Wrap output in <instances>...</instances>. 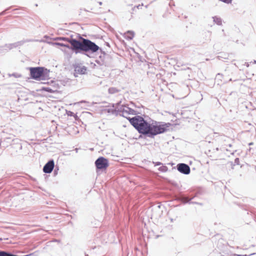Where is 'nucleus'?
<instances>
[{"label":"nucleus","mask_w":256,"mask_h":256,"mask_svg":"<svg viewBox=\"0 0 256 256\" xmlns=\"http://www.w3.org/2000/svg\"><path fill=\"white\" fill-rule=\"evenodd\" d=\"M134 116L126 118L130 124L140 134L139 138L148 137L154 138L155 136L163 134L168 130L170 123L157 122L152 120L148 116Z\"/></svg>","instance_id":"f257e3e1"},{"label":"nucleus","mask_w":256,"mask_h":256,"mask_svg":"<svg viewBox=\"0 0 256 256\" xmlns=\"http://www.w3.org/2000/svg\"><path fill=\"white\" fill-rule=\"evenodd\" d=\"M71 50L76 54H82L90 58V54L98 50V46L88 38H85L79 34L70 35Z\"/></svg>","instance_id":"f03ea898"},{"label":"nucleus","mask_w":256,"mask_h":256,"mask_svg":"<svg viewBox=\"0 0 256 256\" xmlns=\"http://www.w3.org/2000/svg\"><path fill=\"white\" fill-rule=\"evenodd\" d=\"M30 78L36 80H45L49 77L50 70L44 66L28 67Z\"/></svg>","instance_id":"7ed1b4c3"},{"label":"nucleus","mask_w":256,"mask_h":256,"mask_svg":"<svg viewBox=\"0 0 256 256\" xmlns=\"http://www.w3.org/2000/svg\"><path fill=\"white\" fill-rule=\"evenodd\" d=\"M198 193H195L192 194H184L182 192L178 194L176 196V199L181 202L184 204H197L200 205H202V203L192 202V200H193L195 197L197 196Z\"/></svg>","instance_id":"20e7f679"},{"label":"nucleus","mask_w":256,"mask_h":256,"mask_svg":"<svg viewBox=\"0 0 256 256\" xmlns=\"http://www.w3.org/2000/svg\"><path fill=\"white\" fill-rule=\"evenodd\" d=\"M96 172L98 173L100 172H102L106 170L109 166V162L108 158L104 156L98 157L95 161Z\"/></svg>","instance_id":"39448f33"},{"label":"nucleus","mask_w":256,"mask_h":256,"mask_svg":"<svg viewBox=\"0 0 256 256\" xmlns=\"http://www.w3.org/2000/svg\"><path fill=\"white\" fill-rule=\"evenodd\" d=\"M74 68L75 72L74 76L76 78L78 76V74H87L88 68L86 66H81L80 64H74Z\"/></svg>","instance_id":"423d86ee"},{"label":"nucleus","mask_w":256,"mask_h":256,"mask_svg":"<svg viewBox=\"0 0 256 256\" xmlns=\"http://www.w3.org/2000/svg\"><path fill=\"white\" fill-rule=\"evenodd\" d=\"M176 168L180 172L184 174H188L190 172V166L184 163L178 164Z\"/></svg>","instance_id":"0eeeda50"},{"label":"nucleus","mask_w":256,"mask_h":256,"mask_svg":"<svg viewBox=\"0 0 256 256\" xmlns=\"http://www.w3.org/2000/svg\"><path fill=\"white\" fill-rule=\"evenodd\" d=\"M54 168V162L53 159H50L44 166L42 170L46 174H50Z\"/></svg>","instance_id":"6e6552de"},{"label":"nucleus","mask_w":256,"mask_h":256,"mask_svg":"<svg viewBox=\"0 0 256 256\" xmlns=\"http://www.w3.org/2000/svg\"><path fill=\"white\" fill-rule=\"evenodd\" d=\"M126 106L122 104L116 108V116L119 115L126 118H128L129 116H126Z\"/></svg>","instance_id":"1a4fd4ad"},{"label":"nucleus","mask_w":256,"mask_h":256,"mask_svg":"<svg viewBox=\"0 0 256 256\" xmlns=\"http://www.w3.org/2000/svg\"><path fill=\"white\" fill-rule=\"evenodd\" d=\"M47 84L50 85L53 90H56V92H58L60 88L58 80H51L50 82H48Z\"/></svg>","instance_id":"9d476101"},{"label":"nucleus","mask_w":256,"mask_h":256,"mask_svg":"<svg viewBox=\"0 0 256 256\" xmlns=\"http://www.w3.org/2000/svg\"><path fill=\"white\" fill-rule=\"evenodd\" d=\"M126 108V116H128L129 114H132L135 116H138V114H140V113L137 110H136L130 108H129L127 106Z\"/></svg>","instance_id":"9b49d317"},{"label":"nucleus","mask_w":256,"mask_h":256,"mask_svg":"<svg viewBox=\"0 0 256 256\" xmlns=\"http://www.w3.org/2000/svg\"><path fill=\"white\" fill-rule=\"evenodd\" d=\"M134 36V32L132 30H128L124 34V38L127 40H132Z\"/></svg>","instance_id":"f8f14e48"},{"label":"nucleus","mask_w":256,"mask_h":256,"mask_svg":"<svg viewBox=\"0 0 256 256\" xmlns=\"http://www.w3.org/2000/svg\"><path fill=\"white\" fill-rule=\"evenodd\" d=\"M54 40H60V41H64L66 42H68L70 43V42L71 40V37L68 38V37H64V36H58L54 38Z\"/></svg>","instance_id":"ddd939ff"},{"label":"nucleus","mask_w":256,"mask_h":256,"mask_svg":"<svg viewBox=\"0 0 256 256\" xmlns=\"http://www.w3.org/2000/svg\"><path fill=\"white\" fill-rule=\"evenodd\" d=\"M40 90L49 93H54L56 92V90L52 89V88L50 86H42V87Z\"/></svg>","instance_id":"4468645a"},{"label":"nucleus","mask_w":256,"mask_h":256,"mask_svg":"<svg viewBox=\"0 0 256 256\" xmlns=\"http://www.w3.org/2000/svg\"><path fill=\"white\" fill-rule=\"evenodd\" d=\"M52 44L54 46H60L62 47L66 48L70 50H71V45H69L68 44H66L62 42H52Z\"/></svg>","instance_id":"2eb2a0df"},{"label":"nucleus","mask_w":256,"mask_h":256,"mask_svg":"<svg viewBox=\"0 0 256 256\" xmlns=\"http://www.w3.org/2000/svg\"><path fill=\"white\" fill-rule=\"evenodd\" d=\"M114 104H112V108H108L105 110L106 112L108 114H112L116 116V108H114Z\"/></svg>","instance_id":"dca6fc26"},{"label":"nucleus","mask_w":256,"mask_h":256,"mask_svg":"<svg viewBox=\"0 0 256 256\" xmlns=\"http://www.w3.org/2000/svg\"><path fill=\"white\" fill-rule=\"evenodd\" d=\"M5 46L6 47L8 52L14 48L18 47L16 42L12 44H5Z\"/></svg>","instance_id":"f3484780"},{"label":"nucleus","mask_w":256,"mask_h":256,"mask_svg":"<svg viewBox=\"0 0 256 256\" xmlns=\"http://www.w3.org/2000/svg\"><path fill=\"white\" fill-rule=\"evenodd\" d=\"M213 21L216 23L218 25L220 26L222 24V18L217 16H214L212 17Z\"/></svg>","instance_id":"a211bd4d"},{"label":"nucleus","mask_w":256,"mask_h":256,"mask_svg":"<svg viewBox=\"0 0 256 256\" xmlns=\"http://www.w3.org/2000/svg\"><path fill=\"white\" fill-rule=\"evenodd\" d=\"M120 92V90L114 87H110L108 90V92L110 94H114Z\"/></svg>","instance_id":"6ab92c4d"},{"label":"nucleus","mask_w":256,"mask_h":256,"mask_svg":"<svg viewBox=\"0 0 256 256\" xmlns=\"http://www.w3.org/2000/svg\"><path fill=\"white\" fill-rule=\"evenodd\" d=\"M0 256H14V254L9 252L0 250Z\"/></svg>","instance_id":"aec40b11"},{"label":"nucleus","mask_w":256,"mask_h":256,"mask_svg":"<svg viewBox=\"0 0 256 256\" xmlns=\"http://www.w3.org/2000/svg\"><path fill=\"white\" fill-rule=\"evenodd\" d=\"M7 48L5 46V44L3 46H0V54L2 55L8 52Z\"/></svg>","instance_id":"412c9836"},{"label":"nucleus","mask_w":256,"mask_h":256,"mask_svg":"<svg viewBox=\"0 0 256 256\" xmlns=\"http://www.w3.org/2000/svg\"><path fill=\"white\" fill-rule=\"evenodd\" d=\"M66 114H67L68 116H69L74 117L76 120L78 118V117L76 115V114H74V112H72V111H70V110L67 111Z\"/></svg>","instance_id":"4be33fe9"},{"label":"nucleus","mask_w":256,"mask_h":256,"mask_svg":"<svg viewBox=\"0 0 256 256\" xmlns=\"http://www.w3.org/2000/svg\"><path fill=\"white\" fill-rule=\"evenodd\" d=\"M230 56L229 54H225V53H222L220 56H218V57L219 60H220L221 58H224V59H228V57Z\"/></svg>","instance_id":"5701e85b"},{"label":"nucleus","mask_w":256,"mask_h":256,"mask_svg":"<svg viewBox=\"0 0 256 256\" xmlns=\"http://www.w3.org/2000/svg\"><path fill=\"white\" fill-rule=\"evenodd\" d=\"M158 170L162 172H166L168 170V168L162 164V166L158 168Z\"/></svg>","instance_id":"b1692460"},{"label":"nucleus","mask_w":256,"mask_h":256,"mask_svg":"<svg viewBox=\"0 0 256 256\" xmlns=\"http://www.w3.org/2000/svg\"><path fill=\"white\" fill-rule=\"evenodd\" d=\"M30 40H20L16 42L18 47L19 46H21L23 45L26 42H30Z\"/></svg>","instance_id":"393cba45"},{"label":"nucleus","mask_w":256,"mask_h":256,"mask_svg":"<svg viewBox=\"0 0 256 256\" xmlns=\"http://www.w3.org/2000/svg\"><path fill=\"white\" fill-rule=\"evenodd\" d=\"M9 76H12L16 78H20L22 77V75L20 74L16 73V72H14L12 74H9Z\"/></svg>","instance_id":"a878e982"},{"label":"nucleus","mask_w":256,"mask_h":256,"mask_svg":"<svg viewBox=\"0 0 256 256\" xmlns=\"http://www.w3.org/2000/svg\"><path fill=\"white\" fill-rule=\"evenodd\" d=\"M223 78V75L222 74L218 73L216 74V80H220L222 81V79Z\"/></svg>","instance_id":"bb28decb"},{"label":"nucleus","mask_w":256,"mask_h":256,"mask_svg":"<svg viewBox=\"0 0 256 256\" xmlns=\"http://www.w3.org/2000/svg\"><path fill=\"white\" fill-rule=\"evenodd\" d=\"M54 176H56L58 174V171L59 170V166L57 165L55 166L54 165Z\"/></svg>","instance_id":"cd10ccee"},{"label":"nucleus","mask_w":256,"mask_h":256,"mask_svg":"<svg viewBox=\"0 0 256 256\" xmlns=\"http://www.w3.org/2000/svg\"><path fill=\"white\" fill-rule=\"evenodd\" d=\"M96 62L100 66H103L104 64V60H96Z\"/></svg>","instance_id":"c85d7f7f"},{"label":"nucleus","mask_w":256,"mask_h":256,"mask_svg":"<svg viewBox=\"0 0 256 256\" xmlns=\"http://www.w3.org/2000/svg\"><path fill=\"white\" fill-rule=\"evenodd\" d=\"M58 82H59V84H60V86L61 84L65 86L66 84V82H68V80H58Z\"/></svg>","instance_id":"c756f323"},{"label":"nucleus","mask_w":256,"mask_h":256,"mask_svg":"<svg viewBox=\"0 0 256 256\" xmlns=\"http://www.w3.org/2000/svg\"><path fill=\"white\" fill-rule=\"evenodd\" d=\"M98 50H100V52L101 54L106 56V54L105 51H104L101 48L98 46Z\"/></svg>","instance_id":"7c9ffc66"},{"label":"nucleus","mask_w":256,"mask_h":256,"mask_svg":"<svg viewBox=\"0 0 256 256\" xmlns=\"http://www.w3.org/2000/svg\"><path fill=\"white\" fill-rule=\"evenodd\" d=\"M219 1L222 2L224 3L229 4L232 2V0H218Z\"/></svg>","instance_id":"2f4dec72"},{"label":"nucleus","mask_w":256,"mask_h":256,"mask_svg":"<svg viewBox=\"0 0 256 256\" xmlns=\"http://www.w3.org/2000/svg\"><path fill=\"white\" fill-rule=\"evenodd\" d=\"M239 165L240 164V159L238 158H236L234 159V165Z\"/></svg>","instance_id":"473e14b6"},{"label":"nucleus","mask_w":256,"mask_h":256,"mask_svg":"<svg viewBox=\"0 0 256 256\" xmlns=\"http://www.w3.org/2000/svg\"><path fill=\"white\" fill-rule=\"evenodd\" d=\"M152 162L154 164V166H160V165L162 164L160 162Z\"/></svg>","instance_id":"72a5a7b5"},{"label":"nucleus","mask_w":256,"mask_h":256,"mask_svg":"<svg viewBox=\"0 0 256 256\" xmlns=\"http://www.w3.org/2000/svg\"><path fill=\"white\" fill-rule=\"evenodd\" d=\"M82 103H86L88 104V106H90V102H88L86 101V100H81L80 102H78V104H82Z\"/></svg>","instance_id":"f704fd0d"},{"label":"nucleus","mask_w":256,"mask_h":256,"mask_svg":"<svg viewBox=\"0 0 256 256\" xmlns=\"http://www.w3.org/2000/svg\"><path fill=\"white\" fill-rule=\"evenodd\" d=\"M6 10H4V11L2 12H0V16H3V15H4L6 14Z\"/></svg>","instance_id":"c9c22d12"},{"label":"nucleus","mask_w":256,"mask_h":256,"mask_svg":"<svg viewBox=\"0 0 256 256\" xmlns=\"http://www.w3.org/2000/svg\"><path fill=\"white\" fill-rule=\"evenodd\" d=\"M105 56L101 54L99 58L100 59V60H104Z\"/></svg>","instance_id":"e433bc0d"},{"label":"nucleus","mask_w":256,"mask_h":256,"mask_svg":"<svg viewBox=\"0 0 256 256\" xmlns=\"http://www.w3.org/2000/svg\"><path fill=\"white\" fill-rule=\"evenodd\" d=\"M169 6H174V2L172 1H170L169 3Z\"/></svg>","instance_id":"4c0bfd02"},{"label":"nucleus","mask_w":256,"mask_h":256,"mask_svg":"<svg viewBox=\"0 0 256 256\" xmlns=\"http://www.w3.org/2000/svg\"><path fill=\"white\" fill-rule=\"evenodd\" d=\"M104 44L108 48H110V44L108 42H105Z\"/></svg>","instance_id":"58836bf2"},{"label":"nucleus","mask_w":256,"mask_h":256,"mask_svg":"<svg viewBox=\"0 0 256 256\" xmlns=\"http://www.w3.org/2000/svg\"><path fill=\"white\" fill-rule=\"evenodd\" d=\"M12 6H10L8 8H6L4 10H6V12H8V11L11 8Z\"/></svg>","instance_id":"ea45409f"},{"label":"nucleus","mask_w":256,"mask_h":256,"mask_svg":"<svg viewBox=\"0 0 256 256\" xmlns=\"http://www.w3.org/2000/svg\"><path fill=\"white\" fill-rule=\"evenodd\" d=\"M98 3L100 6H102V2H98Z\"/></svg>","instance_id":"a19ab883"},{"label":"nucleus","mask_w":256,"mask_h":256,"mask_svg":"<svg viewBox=\"0 0 256 256\" xmlns=\"http://www.w3.org/2000/svg\"><path fill=\"white\" fill-rule=\"evenodd\" d=\"M140 6H141L140 4H139L138 6H136V8H139L140 7Z\"/></svg>","instance_id":"79ce46f5"},{"label":"nucleus","mask_w":256,"mask_h":256,"mask_svg":"<svg viewBox=\"0 0 256 256\" xmlns=\"http://www.w3.org/2000/svg\"><path fill=\"white\" fill-rule=\"evenodd\" d=\"M249 144L250 146L252 145V144H253V142H250V143H249V144Z\"/></svg>","instance_id":"37998d69"},{"label":"nucleus","mask_w":256,"mask_h":256,"mask_svg":"<svg viewBox=\"0 0 256 256\" xmlns=\"http://www.w3.org/2000/svg\"><path fill=\"white\" fill-rule=\"evenodd\" d=\"M28 255H25V256H18V255H16L14 254V256H28Z\"/></svg>","instance_id":"c03bdc74"},{"label":"nucleus","mask_w":256,"mask_h":256,"mask_svg":"<svg viewBox=\"0 0 256 256\" xmlns=\"http://www.w3.org/2000/svg\"><path fill=\"white\" fill-rule=\"evenodd\" d=\"M3 240V238H0V241H2Z\"/></svg>","instance_id":"a18cd8bd"},{"label":"nucleus","mask_w":256,"mask_h":256,"mask_svg":"<svg viewBox=\"0 0 256 256\" xmlns=\"http://www.w3.org/2000/svg\"><path fill=\"white\" fill-rule=\"evenodd\" d=\"M6 140H10V138H6Z\"/></svg>","instance_id":"49530a36"},{"label":"nucleus","mask_w":256,"mask_h":256,"mask_svg":"<svg viewBox=\"0 0 256 256\" xmlns=\"http://www.w3.org/2000/svg\"><path fill=\"white\" fill-rule=\"evenodd\" d=\"M20 148L22 149V146L21 144H20Z\"/></svg>","instance_id":"de8ad7c7"},{"label":"nucleus","mask_w":256,"mask_h":256,"mask_svg":"<svg viewBox=\"0 0 256 256\" xmlns=\"http://www.w3.org/2000/svg\"><path fill=\"white\" fill-rule=\"evenodd\" d=\"M254 64H256V60H254Z\"/></svg>","instance_id":"09e8293b"},{"label":"nucleus","mask_w":256,"mask_h":256,"mask_svg":"<svg viewBox=\"0 0 256 256\" xmlns=\"http://www.w3.org/2000/svg\"><path fill=\"white\" fill-rule=\"evenodd\" d=\"M136 7L134 6L133 8H132V10H134L135 9Z\"/></svg>","instance_id":"8fccbe9b"},{"label":"nucleus","mask_w":256,"mask_h":256,"mask_svg":"<svg viewBox=\"0 0 256 256\" xmlns=\"http://www.w3.org/2000/svg\"><path fill=\"white\" fill-rule=\"evenodd\" d=\"M85 256H88V255L86 253H85Z\"/></svg>","instance_id":"3c124183"},{"label":"nucleus","mask_w":256,"mask_h":256,"mask_svg":"<svg viewBox=\"0 0 256 256\" xmlns=\"http://www.w3.org/2000/svg\"><path fill=\"white\" fill-rule=\"evenodd\" d=\"M18 9H14L12 10H17Z\"/></svg>","instance_id":"603ef678"}]
</instances>
